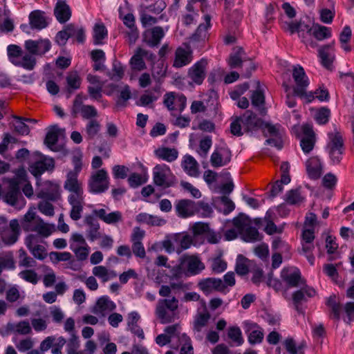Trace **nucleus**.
<instances>
[{
    "instance_id": "nucleus-38",
    "label": "nucleus",
    "mask_w": 354,
    "mask_h": 354,
    "mask_svg": "<svg viewBox=\"0 0 354 354\" xmlns=\"http://www.w3.org/2000/svg\"><path fill=\"white\" fill-rule=\"evenodd\" d=\"M37 64V59L35 56L26 53H24L19 59L15 63V66L21 67L27 71H32Z\"/></svg>"
},
{
    "instance_id": "nucleus-3",
    "label": "nucleus",
    "mask_w": 354,
    "mask_h": 354,
    "mask_svg": "<svg viewBox=\"0 0 354 354\" xmlns=\"http://www.w3.org/2000/svg\"><path fill=\"white\" fill-rule=\"evenodd\" d=\"M178 300L173 297L171 299H160L157 304L156 313L162 324L172 322L177 317Z\"/></svg>"
},
{
    "instance_id": "nucleus-7",
    "label": "nucleus",
    "mask_w": 354,
    "mask_h": 354,
    "mask_svg": "<svg viewBox=\"0 0 354 354\" xmlns=\"http://www.w3.org/2000/svg\"><path fill=\"white\" fill-rule=\"evenodd\" d=\"M263 134L268 139L266 144L273 146L280 150L283 148V131L279 124L266 122L263 124Z\"/></svg>"
},
{
    "instance_id": "nucleus-33",
    "label": "nucleus",
    "mask_w": 354,
    "mask_h": 354,
    "mask_svg": "<svg viewBox=\"0 0 354 354\" xmlns=\"http://www.w3.org/2000/svg\"><path fill=\"white\" fill-rule=\"evenodd\" d=\"M333 46L334 41L319 49V56L322 64L326 68H330L334 59V55L333 53Z\"/></svg>"
},
{
    "instance_id": "nucleus-30",
    "label": "nucleus",
    "mask_w": 354,
    "mask_h": 354,
    "mask_svg": "<svg viewBox=\"0 0 354 354\" xmlns=\"http://www.w3.org/2000/svg\"><path fill=\"white\" fill-rule=\"evenodd\" d=\"M68 201L71 205L70 216L73 221H78L82 217V212L84 207V198L82 196H68Z\"/></svg>"
},
{
    "instance_id": "nucleus-20",
    "label": "nucleus",
    "mask_w": 354,
    "mask_h": 354,
    "mask_svg": "<svg viewBox=\"0 0 354 354\" xmlns=\"http://www.w3.org/2000/svg\"><path fill=\"white\" fill-rule=\"evenodd\" d=\"M197 204L192 200L182 199L176 205L178 215L182 218H187L197 213Z\"/></svg>"
},
{
    "instance_id": "nucleus-2",
    "label": "nucleus",
    "mask_w": 354,
    "mask_h": 354,
    "mask_svg": "<svg viewBox=\"0 0 354 354\" xmlns=\"http://www.w3.org/2000/svg\"><path fill=\"white\" fill-rule=\"evenodd\" d=\"M232 223L245 241L256 242L261 239L257 229L251 225L250 218L245 214H239L233 218Z\"/></svg>"
},
{
    "instance_id": "nucleus-45",
    "label": "nucleus",
    "mask_w": 354,
    "mask_h": 354,
    "mask_svg": "<svg viewBox=\"0 0 354 354\" xmlns=\"http://www.w3.org/2000/svg\"><path fill=\"white\" fill-rule=\"evenodd\" d=\"M131 97V91L129 86L125 85L120 91L118 98L116 101L117 107H125L127 101Z\"/></svg>"
},
{
    "instance_id": "nucleus-31",
    "label": "nucleus",
    "mask_w": 354,
    "mask_h": 354,
    "mask_svg": "<svg viewBox=\"0 0 354 354\" xmlns=\"http://www.w3.org/2000/svg\"><path fill=\"white\" fill-rule=\"evenodd\" d=\"M115 307V304L107 297H102L97 301L92 312L95 315H104L106 312L112 311Z\"/></svg>"
},
{
    "instance_id": "nucleus-24",
    "label": "nucleus",
    "mask_w": 354,
    "mask_h": 354,
    "mask_svg": "<svg viewBox=\"0 0 354 354\" xmlns=\"http://www.w3.org/2000/svg\"><path fill=\"white\" fill-rule=\"evenodd\" d=\"M328 142L327 144V149H344V140L342 130L333 126V129L328 133Z\"/></svg>"
},
{
    "instance_id": "nucleus-37",
    "label": "nucleus",
    "mask_w": 354,
    "mask_h": 354,
    "mask_svg": "<svg viewBox=\"0 0 354 354\" xmlns=\"http://www.w3.org/2000/svg\"><path fill=\"white\" fill-rule=\"evenodd\" d=\"M155 155L160 159L169 162H173L177 159L178 152L176 149L169 147H160L155 150Z\"/></svg>"
},
{
    "instance_id": "nucleus-5",
    "label": "nucleus",
    "mask_w": 354,
    "mask_h": 354,
    "mask_svg": "<svg viewBox=\"0 0 354 354\" xmlns=\"http://www.w3.org/2000/svg\"><path fill=\"white\" fill-rule=\"evenodd\" d=\"M20 232L18 220H11L9 225H8L6 219L0 218V235L5 244L12 245L16 243Z\"/></svg>"
},
{
    "instance_id": "nucleus-46",
    "label": "nucleus",
    "mask_w": 354,
    "mask_h": 354,
    "mask_svg": "<svg viewBox=\"0 0 354 354\" xmlns=\"http://www.w3.org/2000/svg\"><path fill=\"white\" fill-rule=\"evenodd\" d=\"M15 267V261L11 252L0 254V274L3 269H14Z\"/></svg>"
},
{
    "instance_id": "nucleus-35",
    "label": "nucleus",
    "mask_w": 354,
    "mask_h": 354,
    "mask_svg": "<svg viewBox=\"0 0 354 354\" xmlns=\"http://www.w3.org/2000/svg\"><path fill=\"white\" fill-rule=\"evenodd\" d=\"M24 231L26 232H36L40 236L43 237H48L52 233V230L50 226L45 223L41 218H38L35 222V224L32 227L25 225Z\"/></svg>"
},
{
    "instance_id": "nucleus-28",
    "label": "nucleus",
    "mask_w": 354,
    "mask_h": 354,
    "mask_svg": "<svg viewBox=\"0 0 354 354\" xmlns=\"http://www.w3.org/2000/svg\"><path fill=\"white\" fill-rule=\"evenodd\" d=\"M205 24H200L195 32L190 37L191 43L204 41L207 37V30L211 26V17L209 15L204 16Z\"/></svg>"
},
{
    "instance_id": "nucleus-60",
    "label": "nucleus",
    "mask_w": 354,
    "mask_h": 354,
    "mask_svg": "<svg viewBox=\"0 0 354 354\" xmlns=\"http://www.w3.org/2000/svg\"><path fill=\"white\" fill-rule=\"evenodd\" d=\"M243 128L241 117H236L230 124V131L236 136H241L243 134L241 129Z\"/></svg>"
},
{
    "instance_id": "nucleus-26",
    "label": "nucleus",
    "mask_w": 354,
    "mask_h": 354,
    "mask_svg": "<svg viewBox=\"0 0 354 354\" xmlns=\"http://www.w3.org/2000/svg\"><path fill=\"white\" fill-rule=\"evenodd\" d=\"M231 160V152L225 148L215 150L210 158V162L214 167L224 166Z\"/></svg>"
},
{
    "instance_id": "nucleus-34",
    "label": "nucleus",
    "mask_w": 354,
    "mask_h": 354,
    "mask_svg": "<svg viewBox=\"0 0 354 354\" xmlns=\"http://www.w3.org/2000/svg\"><path fill=\"white\" fill-rule=\"evenodd\" d=\"M306 170L309 177L312 179H317L322 174V165L317 157H311L306 163Z\"/></svg>"
},
{
    "instance_id": "nucleus-64",
    "label": "nucleus",
    "mask_w": 354,
    "mask_h": 354,
    "mask_svg": "<svg viewBox=\"0 0 354 354\" xmlns=\"http://www.w3.org/2000/svg\"><path fill=\"white\" fill-rule=\"evenodd\" d=\"M80 346L78 337L75 333L71 335V338L67 343V353L68 354H76L75 351H77Z\"/></svg>"
},
{
    "instance_id": "nucleus-40",
    "label": "nucleus",
    "mask_w": 354,
    "mask_h": 354,
    "mask_svg": "<svg viewBox=\"0 0 354 354\" xmlns=\"http://www.w3.org/2000/svg\"><path fill=\"white\" fill-rule=\"evenodd\" d=\"M182 167L188 175L194 177L198 176V163L192 156H185L182 162Z\"/></svg>"
},
{
    "instance_id": "nucleus-42",
    "label": "nucleus",
    "mask_w": 354,
    "mask_h": 354,
    "mask_svg": "<svg viewBox=\"0 0 354 354\" xmlns=\"http://www.w3.org/2000/svg\"><path fill=\"white\" fill-rule=\"evenodd\" d=\"M101 125L96 119L90 120L87 122L85 131L88 140H93L100 131Z\"/></svg>"
},
{
    "instance_id": "nucleus-19",
    "label": "nucleus",
    "mask_w": 354,
    "mask_h": 354,
    "mask_svg": "<svg viewBox=\"0 0 354 354\" xmlns=\"http://www.w3.org/2000/svg\"><path fill=\"white\" fill-rule=\"evenodd\" d=\"M77 176L78 175L75 174L68 172L67 174L64 187L71 192L68 196L79 197L83 196L82 183L77 180Z\"/></svg>"
},
{
    "instance_id": "nucleus-25",
    "label": "nucleus",
    "mask_w": 354,
    "mask_h": 354,
    "mask_svg": "<svg viewBox=\"0 0 354 354\" xmlns=\"http://www.w3.org/2000/svg\"><path fill=\"white\" fill-rule=\"evenodd\" d=\"M93 214L101 221L109 225L116 224L122 220V213L115 211L107 213L104 209H94Z\"/></svg>"
},
{
    "instance_id": "nucleus-8",
    "label": "nucleus",
    "mask_w": 354,
    "mask_h": 354,
    "mask_svg": "<svg viewBox=\"0 0 354 354\" xmlns=\"http://www.w3.org/2000/svg\"><path fill=\"white\" fill-rule=\"evenodd\" d=\"M8 189L4 195V201L9 205L21 208L24 205V199L20 192V182L17 179H8Z\"/></svg>"
},
{
    "instance_id": "nucleus-43",
    "label": "nucleus",
    "mask_w": 354,
    "mask_h": 354,
    "mask_svg": "<svg viewBox=\"0 0 354 354\" xmlns=\"http://www.w3.org/2000/svg\"><path fill=\"white\" fill-rule=\"evenodd\" d=\"M24 52L21 48L16 44H10L7 47V55L9 61L15 65V63L23 55Z\"/></svg>"
},
{
    "instance_id": "nucleus-12",
    "label": "nucleus",
    "mask_w": 354,
    "mask_h": 354,
    "mask_svg": "<svg viewBox=\"0 0 354 354\" xmlns=\"http://www.w3.org/2000/svg\"><path fill=\"white\" fill-rule=\"evenodd\" d=\"M292 77L295 83L293 91L294 94L303 93L304 88H306L309 85V80L307 77L304 68L299 65L293 66Z\"/></svg>"
},
{
    "instance_id": "nucleus-48",
    "label": "nucleus",
    "mask_w": 354,
    "mask_h": 354,
    "mask_svg": "<svg viewBox=\"0 0 354 354\" xmlns=\"http://www.w3.org/2000/svg\"><path fill=\"white\" fill-rule=\"evenodd\" d=\"M94 44H100L101 41L107 35V30L103 24H97L93 28Z\"/></svg>"
},
{
    "instance_id": "nucleus-47",
    "label": "nucleus",
    "mask_w": 354,
    "mask_h": 354,
    "mask_svg": "<svg viewBox=\"0 0 354 354\" xmlns=\"http://www.w3.org/2000/svg\"><path fill=\"white\" fill-rule=\"evenodd\" d=\"M59 131L57 125L53 126L46 133L44 143L49 147L51 148L54 146L58 140V131Z\"/></svg>"
},
{
    "instance_id": "nucleus-61",
    "label": "nucleus",
    "mask_w": 354,
    "mask_h": 354,
    "mask_svg": "<svg viewBox=\"0 0 354 354\" xmlns=\"http://www.w3.org/2000/svg\"><path fill=\"white\" fill-rule=\"evenodd\" d=\"M209 228V224L203 222H196L195 223L192 229L193 232V234L194 236H197L199 235H205Z\"/></svg>"
},
{
    "instance_id": "nucleus-29",
    "label": "nucleus",
    "mask_w": 354,
    "mask_h": 354,
    "mask_svg": "<svg viewBox=\"0 0 354 354\" xmlns=\"http://www.w3.org/2000/svg\"><path fill=\"white\" fill-rule=\"evenodd\" d=\"M30 25L32 29L41 30L45 28L48 22L44 12L34 10L29 15Z\"/></svg>"
},
{
    "instance_id": "nucleus-23",
    "label": "nucleus",
    "mask_w": 354,
    "mask_h": 354,
    "mask_svg": "<svg viewBox=\"0 0 354 354\" xmlns=\"http://www.w3.org/2000/svg\"><path fill=\"white\" fill-rule=\"evenodd\" d=\"M304 136L301 139L300 145L303 151L306 153L313 150L315 143V133L312 127L308 124H305L302 127Z\"/></svg>"
},
{
    "instance_id": "nucleus-14",
    "label": "nucleus",
    "mask_w": 354,
    "mask_h": 354,
    "mask_svg": "<svg viewBox=\"0 0 354 354\" xmlns=\"http://www.w3.org/2000/svg\"><path fill=\"white\" fill-rule=\"evenodd\" d=\"M180 261L188 275L197 274L205 268L204 264L195 256L183 255Z\"/></svg>"
},
{
    "instance_id": "nucleus-9",
    "label": "nucleus",
    "mask_w": 354,
    "mask_h": 354,
    "mask_svg": "<svg viewBox=\"0 0 354 354\" xmlns=\"http://www.w3.org/2000/svg\"><path fill=\"white\" fill-rule=\"evenodd\" d=\"M80 113L82 117L86 120H95L97 117V109L92 105L82 104V98L80 95H77L74 101L72 108V113L76 115Z\"/></svg>"
},
{
    "instance_id": "nucleus-4",
    "label": "nucleus",
    "mask_w": 354,
    "mask_h": 354,
    "mask_svg": "<svg viewBox=\"0 0 354 354\" xmlns=\"http://www.w3.org/2000/svg\"><path fill=\"white\" fill-rule=\"evenodd\" d=\"M153 180L156 186L166 189L176 184V178L169 166L165 164H159L153 169Z\"/></svg>"
},
{
    "instance_id": "nucleus-27",
    "label": "nucleus",
    "mask_w": 354,
    "mask_h": 354,
    "mask_svg": "<svg viewBox=\"0 0 354 354\" xmlns=\"http://www.w3.org/2000/svg\"><path fill=\"white\" fill-rule=\"evenodd\" d=\"M192 60V52L187 47H179L176 50L175 59L173 66L176 68H181L189 64Z\"/></svg>"
},
{
    "instance_id": "nucleus-6",
    "label": "nucleus",
    "mask_w": 354,
    "mask_h": 354,
    "mask_svg": "<svg viewBox=\"0 0 354 354\" xmlns=\"http://www.w3.org/2000/svg\"><path fill=\"white\" fill-rule=\"evenodd\" d=\"M109 187V177L107 171L101 169L93 172L88 181V191L94 194L105 192Z\"/></svg>"
},
{
    "instance_id": "nucleus-63",
    "label": "nucleus",
    "mask_w": 354,
    "mask_h": 354,
    "mask_svg": "<svg viewBox=\"0 0 354 354\" xmlns=\"http://www.w3.org/2000/svg\"><path fill=\"white\" fill-rule=\"evenodd\" d=\"M28 250L34 257L39 260H44L47 256L46 249L43 245H35V246L28 248Z\"/></svg>"
},
{
    "instance_id": "nucleus-57",
    "label": "nucleus",
    "mask_w": 354,
    "mask_h": 354,
    "mask_svg": "<svg viewBox=\"0 0 354 354\" xmlns=\"http://www.w3.org/2000/svg\"><path fill=\"white\" fill-rule=\"evenodd\" d=\"M326 305L331 308L333 317L337 320L339 319L340 306L336 301L335 295H331L328 298Z\"/></svg>"
},
{
    "instance_id": "nucleus-13",
    "label": "nucleus",
    "mask_w": 354,
    "mask_h": 354,
    "mask_svg": "<svg viewBox=\"0 0 354 354\" xmlns=\"http://www.w3.org/2000/svg\"><path fill=\"white\" fill-rule=\"evenodd\" d=\"M66 343V340L63 337L48 336L40 343L39 348L41 351H47L52 348V354H62V348Z\"/></svg>"
},
{
    "instance_id": "nucleus-51",
    "label": "nucleus",
    "mask_w": 354,
    "mask_h": 354,
    "mask_svg": "<svg viewBox=\"0 0 354 354\" xmlns=\"http://www.w3.org/2000/svg\"><path fill=\"white\" fill-rule=\"evenodd\" d=\"M330 116V111L327 107H322L317 110L315 118L319 124H326Z\"/></svg>"
},
{
    "instance_id": "nucleus-58",
    "label": "nucleus",
    "mask_w": 354,
    "mask_h": 354,
    "mask_svg": "<svg viewBox=\"0 0 354 354\" xmlns=\"http://www.w3.org/2000/svg\"><path fill=\"white\" fill-rule=\"evenodd\" d=\"M337 182L336 176L332 173L326 174L322 178V185L327 189L332 190L335 188Z\"/></svg>"
},
{
    "instance_id": "nucleus-54",
    "label": "nucleus",
    "mask_w": 354,
    "mask_h": 354,
    "mask_svg": "<svg viewBox=\"0 0 354 354\" xmlns=\"http://www.w3.org/2000/svg\"><path fill=\"white\" fill-rule=\"evenodd\" d=\"M14 118L15 119L13 124L15 130L21 135H28L30 132V129L25 124L24 118L15 116Z\"/></svg>"
},
{
    "instance_id": "nucleus-21",
    "label": "nucleus",
    "mask_w": 354,
    "mask_h": 354,
    "mask_svg": "<svg viewBox=\"0 0 354 354\" xmlns=\"http://www.w3.org/2000/svg\"><path fill=\"white\" fill-rule=\"evenodd\" d=\"M55 167L54 160L41 157L40 160L31 164L29 167L30 172L35 177L41 176L45 171L53 169Z\"/></svg>"
},
{
    "instance_id": "nucleus-41",
    "label": "nucleus",
    "mask_w": 354,
    "mask_h": 354,
    "mask_svg": "<svg viewBox=\"0 0 354 354\" xmlns=\"http://www.w3.org/2000/svg\"><path fill=\"white\" fill-rule=\"evenodd\" d=\"M68 97H70L73 90L78 89L81 84V78L77 71L71 72L66 77Z\"/></svg>"
},
{
    "instance_id": "nucleus-18",
    "label": "nucleus",
    "mask_w": 354,
    "mask_h": 354,
    "mask_svg": "<svg viewBox=\"0 0 354 354\" xmlns=\"http://www.w3.org/2000/svg\"><path fill=\"white\" fill-rule=\"evenodd\" d=\"M207 65V61L205 59H201L197 62L189 69V77L196 84H201L205 77Z\"/></svg>"
},
{
    "instance_id": "nucleus-56",
    "label": "nucleus",
    "mask_w": 354,
    "mask_h": 354,
    "mask_svg": "<svg viewBox=\"0 0 354 354\" xmlns=\"http://www.w3.org/2000/svg\"><path fill=\"white\" fill-rule=\"evenodd\" d=\"M313 35L318 40H323L331 36L330 30L329 28L322 26L314 27L313 30Z\"/></svg>"
},
{
    "instance_id": "nucleus-62",
    "label": "nucleus",
    "mask_w": 354,
    "mask_h": 354,
    "mask_svg": "<svg viewBox=\"0 0 354 354\" xmlns=\"http://www.w3.org/2000/svg\"><path fill=\"white\" fill-rule=\"evenodd\" d=\"M49 257L50 260L53 263H57L59 261H69L71 258V254L68 252H51L49 254Z\"/></svg>"
},
{
    "instance_id": "nucleus-53",
    "label": "nucleus",
    "mask_w": 354,
    "mask_h": 354,
    "mask_svg": "<svg viewBox=\"0 0 354 354\" xmlns=\"http://www.w3.org/2000/svg\"><path fill=\"white\" fill-rule=\"evenodd\" d=\"M246 262L247 259H245L243 255L239 254L238 256L235 270L239 275L243 276L248 273L249 269Z\"/></svg>"
},
{
    "instance_id": "nucleus-10",
    "label": "nucleus",
    "mask_w": 354,
    "mask_h": 354,
    "mask_svg": "<svg viewBox=\"0 0 354 354\" xmlns=\"http://www.w3.org/2000/svg\"><path fill=\"white\" fill-rule=\"evenodd\" d=\"M281 277L283 281L291 288L298 287L305 283L299 270L295 267L284 268L281 272Z\"/></svg>"
},
{
    "instance_id": "nucleus-49",
    "label": "nucleus",
    "mask_w": 354,
    "mask_h": 354,
    "mask_svg": "<svg viewBox=\"0 0 354 354\" xmlns=\"http://www.w3.org/2000/svg\"><path fill=\"white\" fill-rule=\"evenodd\" d=\"M252 104L254 106L263 105L265 103V97L259 82H257V89L253 92L252 97Z\"/></svg>"
},
{
    "instance_id": "nucleus-36",
    "label": "nucleus",
    "mask_w": 354,
    "mask_h": 354,
    "mask_svg": "<svg viewBox=\"0 0 354 354\" xmlns=\"http://www.w3.org/2000/svg\"><path fill=\"white\" fill-rule=\"evenodd\" d=\"M140 315L136 312H131L128 315L127 325L131 333L141 339H144L145 335L142 329L138 326V322L140 319Z\"/></svg>"
},
{
    "instance_id": "nucleus-11",
    "label": "nucleus",
    "mask_w": 354,
    "mask_h": 354,
    "mask_svg": "<svg viewBox=\"0 0 354 354\" xmlns=\"http://www.w3.org/2000/svg\"><path fill=\"white\" fill-rule=\"evenodd\" d=\"M315 294V290L307 286L293 292L292 303L298 313L304 315L303 304L307 301V297H313Z\"/></svg>"
},
{
    "instance_id": "nucleus-44",
    "label": "nucleus",
    "mask_w": 354,
    "mask_h": 354,
    "mask_svg": "<svg viewBox=\"0 0 354 354\" xmlns=\"http://www.w3.org/2000/svg\"><path fill=\"white\" fill-rule=\"evenodd\" d=\"M209 319L210 314L208 312L198 313L194 321V330L201 332L202 328L207 324Z\"/></svg>"
},
{
    "instance_id": "nucleus-59",
    "label": "nucleus",
    "mask_w": 354,
    "mask_h": 354,
    "mask_svg": "<svg viewBox=\"0 0 354 354\" xmlns=\"http://www.w3.org/2000/svg\"><path fill=\"white\" fill-rule=\"evenodd\" d=\"M215 202H220L225 205V208L223 210V214L225 215L232 212L235 208V205L233 201L226 196L217 197L215 199Z\"/></svg>"
},
{
    "instance_id": "nucleus-39",
    "label": "nucleus",
    "mask_w": 354,
    "mask_h": 354,
    "mask_svg": "<svg viewBox=\"0 0 354 354\" xmlns=\"http://www.w3.org/2000/svg\"><path fill=\"white\" fill-rule=\"evenodd\" d=\"M93 274L103 282H106L117 277V273L114 270H108L103 266H95L93 268Z\"/></svg>"
},
{
    "instance_id": "nucleus-17",
    "label": "nucleus",
    "mask_w": 354,
    "mask_h": 354,
    "mask_svg": "<svg viewBox=\"0 0 354 354\" xmlns=\"http://www.w3.org/2000/svg\"><path fill=\"white\" fill-rule=\"evenodd\" d=\"M165 36L163 28L160 26H155L146 30L143 33V41L150 47H157L161 39Z\"/></svg>"
},
{
    "instance_id": "nucleus-16",
    "label": "nucleus",
    "mask_w": 354,
    "mask_h": 354,
    "mask_svg": "<svg viewBox=\"0 0 354 354\" xmlns=\"http://www.w3.org/2000/svg\"><path fill=\"white\" fill-rule=\"evenodd\" d=\"M198 286L205 295L213 292H223L225 290V284L221 279L214 277L206 278L201 280Z\"/></svg>"
},
{
    "instance_id": "nucleus-1",
    "label": "nucleus",
    "mask_w": 354,
    "mask_h": 354,
    "mask_svg": "<svg viewBox=\"0 0 354 354\" xmlns=\"http://www.w3.org/2000/svg\"><path fill=\"white\" fill-rule=\"evenodd\" d=\"M227 64L230 68H240L241 75L245 78H249L256 69L255 64L252 59L247 57L246 53L241 46L233 48Z\"/></svg>"
},
{
    "instance_id": "nucleus-32",
    "label": "nucleus",
    "mask_w": 354,
    "mask_h": 354,
    "mask_svg": "<svg viewBox=\"0 0 354 354\" xmlns=\"http://www.w3.org/2000/svg\"><path fill=\"white\" fill-rule=\"evenodd\" d=\"M54 14L57 21L61 24H64L71 18V11L65 1H59L54 9Z\"/></svg>"
},
{
    "instance_id": "nucleus-52",
    "label": "nucleus",
    "mask_w": 354,
    "mask_h": 354,
    "mask_svg": "<svg viewBox=\"0 0 354 354\" xmlns=\"http://www.w3.org/2000/svg\"><path fill=\"white\" fill-rule=\"evenodd\" d=\"M130 64L133 70L142 71L146 68L145 63L142 59V55L138 53V49L136 53L131 57Z\"/></svg>"
},
{
    "instance_id": "nucleus-22",
    "label": "nucleus",
    "mask_w": 354,
    "mask_h": 354,
    "mask_svg": "<svg viewBox=\"0 0 354 354\" xmlns=\"http://www.w3.org/2000/svg\"><path fill=\"white\" fill-rule=\"evenodd\" d=\"M241 117L243 129L246 132L255 131L261 127L262 120L251 111H246Z\"/></svg>"
},
{
    "instance_id": "nucleus-55",
    "label": "nucleus",
    "mask_w": 354,
    "mask_h": 354,
    "mask_svg": "<svg viewBox=\"0 0 354 354\" xmlns=\"http://www.w3.org/2000/svg\"><path fill=\"white\" fill-rule=\"evenodd\" d=\"M285 201L288 204L295 205L301 203L303 198L299 189H291L286 193Z\"/></svg>"
},
{
    "instance_id": "nucleus-15",
    "label": "nucleus",
    "mask_w": 354,
    "mask_h": 354,
    "mask_svg": "<svg viewBox=\"0 0 354 354\" xmlns=\"http://www.w3.org/2000/svg\"><path fill=\"white\" fill-rule=\"evenodd\" d=\"M244 329L250 344L254 345L262 342L264 337L263 330L257 324L245 322Z\"/></svg>"
},
{
    "instance_id": "nucleus-50",
    "label": "nucleus",
    "mask_w": 354,
    "mask_h": 354,
    "mask_svg": "<svg viewBox=\"0 0 354 354\" xmlns=\"http://www.w3.org/2000/svg\"><path fill=\"white\" fill-rule=\"evenodd\" d=\"M227 336L238 346L243 343V338L241 329L237 326H232L228 329Z\"/></svg>"
}]
</instances>
